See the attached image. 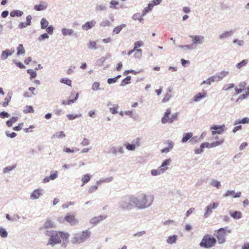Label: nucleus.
<instances>
[{
	"label": "nucleus",
	"mask_w": 249,
	"mask_h": 249,
	"mask_svg": "<svg viewBox=\"0 0 249 249\" xmlns=\"http://www.w3.org/2000/svg\"><path fill=\"white\" fill-rule=\"evenodd\" d=\"M11 96L10 95H8L4 99V101L2 103V106L4 107H7L9 103L11 100Z\"/></svg>",
	"instance_id": "obj_41"
},
{
	"label": "nucleus",
	"mask_w": 249,
	"mask_h": 249,
	"mask_svg": "<svg viewBox=\"0 0 249 249\" xmlns=\"http://www.w3.org/2000/svg\"><path fill=\"white\" fill-rule=\"evenodd\" d=\"M216 243V239L215 238L210 234H206L203 236L199 246L205 248H211L214 247Z\"/></svg>",
	"instance_id": "obj_4"
},
{
	"label": "nucleus",
	"mask_w": 249,
	"mask_h": 249,
	"mask_svg": "<svg viewBox=\"0 0 249 249\" xmlns=\"http://www.w3.org/2000/svg\"><path fill=\"white\" fill-rule=\"evenodd\" d=\"M47 5L44 2H42L38 5H36L35 6V9L37 11H41L46 9Z\"/></svg>",
	"instance_id": "obj_29"
},
{
	"label": "nucleus",
	"mask_w": 249,
	"mask_h": 249,
	"mask_svg": "<svg viewBox=\"0 0 249 249\" xmlns=\"http://www.w3.org/2000/svg\"><path fill=\"white\" fill-rule=\"evenodd\" d=\"M162 173V171H160V170L159 168L158 169L153 170L151 171V174L153 176L159 175Z\"/></svg>",
	"instance_id": "obj_54"
},
{
	"label": "nucleus",
	"mask_w": 249,
	"mask_h": 249,
	"mask_svg": "<svg viewBox=\"0 0 249 249\" xmlns=\"http://www.w3.org/2000/svg\"><path fill=\"white\" fill-rule=\"evenodd\" d=\"M25 51L23 46L22 44H19L17 47V55H19L23 54L25 53Z\"/></svg>",
	"instance_id": "obj_35"
},
{
	"label": "nucleus",
	"mask_w": 249,
	"mask_h": 249,
	"mask_svg": "<svg viewBox=\"0 0 249 249\" xmlns=\"http://www.w3.org/2000/svg\"><path fill=\"white\" fill-rule=\"evenodd\" d=\"M89 48L90 49H97V43L96 41H90L89 43Z\"/></svg>",
	"instance_id": "obj_44"
},
{
	"label": "nucleus",
	"mask_w": 249,
	"mask_h": 249,
	"mask_svg": "<svg viewBox=\"0 0 249 249\" xmlns=\"http://www.w3.org/2000/svg\"><path fill=\"white\" fill-rule=\"evenodd\" d=\"M178 117V113L176 112L171 114V109L168 108L166 109L163 116L161 118V123L162 124L172 123L175 121L177 120Z\"/></svg>",
	"instance_id": "obj_5"
},
{
	"label": "nucleus",
	"mask_w": 249,
	"mask_h": 249,
	"mask_svg": "<svg viewBox=\"0 0 249 249\" xmlns=\"http://www.w3.org/2000/svg\"><path fill=\"white\" fill-rule=\"evenodd\" d=\"M98 189V186L96 185L91 186L89 188V192L90 193H92L97 190Z\"/></svg>",
	"instance_id": "obj_60"
},
{
	"label": "nucleus",
	"mask_w": 249,
	"mask_h": 249,
	"mask_svg": "<svg viewBox=\"0 0 249 249\" xmlns=\"http://www.w3.org/2000/svg\"><path fill=\"white\" fill-rule=\"evenodd\" d=\"M171 161V160L170 159L166 160L163 162L161 165L159 167L160 171H162V173L167 170V166L170 164Z\"/></svg>",
	"instance_id": "obj_19"
},
{
	"label": "nucleus",
	"mask_w": 249,
	"mask_h": 249,
	"mask_svg": "<svg viewBox=\"0 0 249 249\" xmlns=\"http://www.w3.org/2000/svg\"><path fill=\"white\" fill-rule=\"evenodd\" d=\"M131 81V76H127L125 78L123 79L120 85L121 86H124L127 84H128L130 83Z\"/></svg>",
	"instance_id": "obj_36"
},
{
	"label": "nucleus",
	"mask_w": 249,
	"mask_h": 249,
	"mask_svg": "<svg viewBox=\"0 0 249 249\" xmlns=\"http://www.w3.org/2000/svg\"><path fill=\"white\" fill-rule=\"evenodd\" d=\"M193 136L192 133H187L183 137L181 142L183 143L187 142Z\"/></svg>",
	"instance_id": "obj_34"
},
{
	"label": "nucleus",
	"mask_w": 249,
	"mask_h": 249,
	"mask_svg": "<svg viewBox=\"0 0 249 249\" xmlns=\"http://www.w3.org/2000/svg\"><path fill=\"white\" fill-rule=\"evenodd\" d=\"M7 232L6 230L2 228H0V235L3 238L7 236Z\"/></svg>",
	"instance_id": "obj_52"
},
{
	"label": "nucleus",
	"mask_w": 249,
	"mask_h": 249,
	"mask_svg": "<svg viewBox=\"0 0 249 249\" xmlns=\"http://www.w3.org/2000/svg\"><path fill=\"white\" fill-rule=\"evenodd\" d=\"M219 205L218 203L213 202L211 203L206 208V211L205 215H208L212 212L213 209L216 208Z\"/></svg>",
	"instance_id": "obj_14"
},
{
	"label": "nucleus",
	"mask_w": 249,
	"mask_h": 249,
	"mask_svg": "<svg viewBox=\"0 0 249 249\" xmlns=\"http://www.w3.org/2000/svg\"><path fill=\"white\" fill-rule=\"evenodd\" d=\"M55 227V225L52 221L50 219H47L43 226L44 229L53 228Z\"/></svg>",
	"instance_id": "obj_24"
},
{
	"label": "nucleus",
	"mask_w": 249,
	"mask_h": 249,
	"mask_svg": "<svg viewBox=\"0 0 249 249\" xmlns=\"http://www.w3.org/2000/svg\"><path fill=\"white\" fill-rule=\"evenodd\" d=\"M161 0H152L148 5L147 7H146L145 8V11L146 12L149 11L152 9V8L154 6L157 5L159 4Z\"/></svg>",
	"instance_id": "obj_21"
},
{
	"label": "nucleus",
	"mask_w": 249,
	"mask_h": 249,
	"mask_svg": "<svg viewBox=\"0 0 249 249\" xmlns=\"http://www.w3.org/2000/svg\"><path fill=\"white\" fill-rule=\"evenodd\" d=\"M10 14L12 17H20L22 15L23 12L20 10H15L11 12Z\"/></svg>",
	"instance_id": "obj_31"
},
{
	"label": "nucleus",
	"mask_w": 249,
	"mask_h": 249,
	"mask_svg": "<svg viewBox=\"0 0 249 249\" xmlns=\"http://www.w3.org/2000/svg\"><path fill=\"white\" fill-rule=\"evenodd\" d=\"M232 34V32L231 31L226 32L220 36V38L222 39V38H226L227 37H228V36H231Z\"/></svg>",
	"instance_id": "obj_46"
},
{
	"label": "nucleus",
	"mask_w": 249,
	"mask_h": 249,
	"mask_svg": "<svg viewBox=\"0 0 249 249\" xmlns=\"http://www.w3.org/2000/svg\"><path fill=\"white\" fill-rule=\"evenodd\" d=\"M91 232L89 230H85L83 231L79 236L82 240V243L88 239L90 236Z\"/></svg>",
	"instance_id": "obj_13"
},
{
	"label": "nucleus",
	"mask_w": 249,
	"mask_h": 249,
	"mask_svg": "<svg viewBox=\"0 0 249 249\" xmlns=\"http://www.w3.org/2000/svg\"><path fill=\"white\" fill-rule=\"evenodd\" d=\"M249 95V86L247 88L246 90V93L245 94H243L240 96H239L236 100V102H238L240 100H243L246 98H247Z\"/></svg>",
	"instance_id": "obj_26"
},
{
	"label": "nucleus",
	"mask_w": 249,
	"mask_h": 249,
	"mask_svg": "<svg viewBox=\"0 0 249 249\" xmlns=\"http://www.w3.org/2000/svg\"><path fill=\"white\" fill-rule=\"evenodd\" d=\"M171 97V95L170 93H166V95L164 96V98L162 99V102H166L169 100V99Z\"/></svg>",
	"instance_id": "obj_58"
},
{
	"label": "nucleus",
	"mask_w": 249,
	"mask_h": 249,
	"mask_svg": "<svg viewBox=\"0 0 249 249\" xmlns=\"http://www.w3.org/2000/svg\"><path fill=\"white\" fill-rule=\"evenodd\" d=\"M207 96V93L205 91H203L202 92L198 93L193 97V101L194 102H198L202 99L205 98Z\"/></svg>",
	"instance_id": "obj_16"
},
{
	"label": "nucleus",
	"mask_w": 249,
	"mask_h": 249,
	"mask_svg": "<svg viewBox=\"0 0 249 249\" xmlns=\"http://www.w3.org/2000/svg\"><path fill=\"white\" fill-rule=\"evenodd\" d=\"M249 118H244L242 119L241 120H237L235 121L234 124L236 125L239 124H247L249 123Z\"/></svg>",
	"instance_id": "obj_42"
},
{
	"label": "nucleus",
	"mask_w": 249,
	"mask_h": 249,
	"mask_svg": "<svg viewBox=\"0 0 249 249\" xmlns=\"http://www.w3.org/2000/svg\"><path fill=\"white\" fill-rule=\"evenodd\" d=\"M153 200V196L142 194L137 197L130 196L128 198V204L123 206L124 208L128 209L129 206H135L138 208L142 209L150 205Z\"/></svg>",
	"instance_id": "obj_1"
},
{
	"label": "nucleus",
	"mask_w": 249,
	"mask_h": 249,
	"mask_svg": "<svg viewBox=\"0 0 249 249\" xmlns=\"http://www.w3.org/2000/svg\"><path fill=\"white\" fill-rule=\"evenodd\" d=\"M211 184L212 185L216 187L217 188H219L221 186L220 182L215 180H213Z\"/></svg>",
	"instance_id": "obj_56"
},
{
	"label": "nucleus",
	"mask_w": 249,
	"mask_h": 249,
	"mask_svg": "<svg viewBox=\"0 0 249 249\" xmlns=\"http://www.w3.org/2000/svg\"><path fill=\"white\" fill-rule=\"evenodd\" d=\"M96 23V22L94 20L87 22L85 24L83 25L82 29L84 30H88L89 29L93 27Z\"/></svg>",
	"instance_id": "obj_20"
},
{
	"label": "nucleus",
	"mask_w": 249,
	"mask_h": 249,
	"mask_svg": "<svg viewBox=\"0 0 249 249\" xmlns=\"http://www.w3.org/2000/svg\"><path fill=\"white\" fill-rule=\"evenodd\" d=\"M233 88H234V84H229L225 85L223 88V89L224 90H228Z\"/></svg>",
	"instance_id": "obj_53"
},
{
	"label": "nucleus",
	"mask_w": 249,
	"mask_h": 249,
	"mask_svg": "<svg viewBox=\"0 0 249 249\" xmlns=\"http://www.w3.org/2000/svg\"><path fill=\"white\" fill-rule=\"evenodd\" d=\"M90 177L89 176V175L87 174L84 175L82 178V180L83 182L82 186H83L85 183H87L90 180Z\"/></svg>",
	"instance_id": "obj_43"
},
{
	"label": "nucleus",
	"mask_w": 249,
	"mask_h": 249,
	"mask_svg": "<svg viewBox=\"0 0 249 249\" xmlns=\"http://www.w3.org/2000/svg\"><path fill=\"white\" fill-rule=\"evenodd\" d=\"M223 141H224L223 139H220L218 141H217L216 142H213L212 143H209V142L203 143L202 144H201L200 147H201V149H203L204 148H212V147H215V146H218V145L221 144L223 143Z\"/></svg>",
	"instance_id": "obj_8"
},
{
	"label": "nucleus",
	"mask_w": 249,
	"mask_h": 249,
	"mask_svg": "<svg viewBox=\"0 0 249 249\" xmlns=\"http://www.w3.org/2000/svg\"><path fill=\"white\" fill-rule=\"evenodd\" d=\"M247 84L245 82H242L239 83L237 87L235 88V92L236 94H239L243 92L246 89Z\"/></svg>",
	"instance_id": "obj_10"
},
{
	"label": "nucleus",
	"mask_w": 249,
	"mask_h": 249,
	"mask_svg": "<svg viewBox=\"0 0 249 249\" xmlns=\"http://www.w3.org/2000/svg\"><path fill=\"white\" fill-rule=\"evenodd\" d=\"M190 37L192 39L193 44H201L204 39V36H191Z\"/></svg>",
	"instance_id": "obj_11"
},
{
	"label": "nucleus",
	"mask_w": 249,
	"mask_h": 249,
	"mask_svg": "<svg viewBox=\"0 0 249 249\" xmlns=\"http://www.w3.org/2000/svg\"><path fill=\"white\" fill-rule=\"evenodd\" d=\"M125 146L126 148L128 150H134L136 148L135 144H131L129 143H126L125 144Z\"/></svg>",
	"instance_id": "obj_55"
},
{
	"label": "nucleus",
	"mask_w": 249,
	"mask_h": 249,
	"mask_svg": "<svg viewBox=\"0 0 249 249\" xmlns=\"http://www.w3.org/2000/svg\"><path fill=\"white\" fill-rule=\"evenodd\" d=\"M64 219L71 225H75L78 222V221L75 218V215L73 214H69L65 215Z\"/></svg>",
	"instance_id": "obj_9"
},
{
	"label": "nucleus",
	"mask_w": 249,
	"mask_h": 249,
	"mask_svg": "<svg viewBox=\"0 0 249 249\" xmlns=\"http://www.w3.org/2000/svg\"><path fill=\"white\" fill-rule=\"evenodd\" d=\"M119 108V106L118 105H116L115 106V107H111L110 108V111L112 113V114H115V113H117L118 112V109Z\"/></svg>",
	"instance_id": "obj_57"
},
{
	"label": "nucleus",
	"mask_w": 249,
	"mask_h": 249,
	"mask_svg": "<svg viewBox=\"0 0 249 249\" xmlns=\"http://www.w3.org/2000/svg\"><path fill=\"white\" fill-rule=\"evenodd\" d=\"M195 208H191L186 213V216L188 217L190 214L192 213L195 211Z\"/></svg>",
	"instance_id": "obj_63"
},
{
	"label": "nucleus",
	"mask_w": 249,
	"mask_h": 249,
	"mask_svg": "<svg viewBox=\"0 0 249 249\" xmlns=\"http://www.w3.org/2000/svg\"><path fill=\"white\" fill-rule=\"evenodd\" d=\"M225 126L224 125H214L211 127V130H212V135H214L216 134H222L225 130Z\"/></svg>",
	"instance_id": "obj_7"
},
{
	"label": "nucleus",
	"mask_w": 249,
	"mask_h": 249,
	"mask_svg": "<svg viewBox=\"0 0 249 249\" xmlns=\"http://www.w3.org/2000/svg\"><path fill=\"white\" fill-rule=\"evenodd\" d=\"M65 137V134L63 131H59L54 133L52 137V139L54 138H63Z\"/></svg>",
	"instance_id": "obj_28"
},
{
	"label": "nucleus",
	"mask_w": 249,
	"mask_h": 249,
	"mask_svg": "<svg viewBox=\"0 0 249 249\" xmlns=\"http://www.w3.org/2000/svg\"><path fill=\"white\" fill-rule=\"evenodd\" d=\"M23 125V123L19 124L17 126L14 127L13 129L15 131H19L21 129Z\"/></svg>",
	"instance_id": "obj_59"
},
{
	"label": "nucleus",
	"mask_w": 249,
	"mask_h": 249,
	"mask_svg": "<svg viewBox=\"0 0 249 249\" xmlns=\"http://www.w3.org/2000/svg\"><path fill=\"white\" fill-rule=\"evenodd\" d=\"M71 243L72 244H80L82 243V240L79 236V234H76L71 239Z\"/></svg>",
	"instance_id": "obj_22"
},
{
	"label": "nucleus",
	"mask_w": 249,
	"mask_h": 249,
	"mask_svg": "<svg viewBox=\"0 0 249 249\" xmlns=\"http://www.w3.org/2000/svg\"><path fill=\"white\" fill-rule=\"evenodd\" d=\"M34 111L33 107L30 106H26L23 110V112L25 113H33Z\"/></svg>",
	"instance_id": "obj_39"
},
{
	"label": "nucleus",
	"mask_w": 249,
	"mask_h": 249,
	"mask_svg": "<svg viewBox=\"0 0 249 249\" xmlns=\"http://www.w3.org/2000/svg\"><path fill=\"white\" fill-rule=\"evenodd\" d=\"M91 232L89 230H85L83 231L79 236L82 240V243L88 239L90 236Z\"/></svg>",
	"instance_id": "obj_12"
},
{
	"label": "nucleus",
	"mask_w": 249,
	"mask_h": 249,
	"mask_svg": "<svg viewBox=\"0 0 249 249\" xmlns=\"http://www.w3.org/2000/svg\"><path fill=\"white\" fill-rule=\"evenodd\" d=\"M27 72L30 75V78L31 79L35 78L36 76V72L33 70L29 69L27 70Z\"/></svg>",
	"instance_id": "obj_50"
},
{
	"label": "nucleus",
	"mask_w": 249,
	"mask_h": 249,
	"mask_svg": "<svg viewBox=\"0 0 249 249\" xmlns=\"http://www.w3.org/2000/svg\"><path fill=\"white\" fill-rule=\"evenodd\" d=\"M215 78L214 76H212L207 79L206 81H204L202 84H203L206 83L207 84L210 85L212 82H214L215 81Z\"/></svg>",
	"instance_id": "obj_48"
},
{
	"label": "nucleus",
	"mask_w": 249,
	"mask_h": 249,
	"mask_svg": "<svg viewBox=\"0 0 249 249\" xmlns=\"http://www.w3.org/2000/svg\"><path fill=\"white\" fill-rule=\"evenodd\" d=\"M5 134L7 137H11L12 138H15L17 136V134L15 132L9 133L8 132H6Z\"/></svg>",
	"instance_id": "obj_62"
},
{
	"label": "nucleus",
	"mask_w": 249,
	"mask_h": 249,
	"mask_svg": "<svg viewBox=\"0 0 249 249\" xmlns=\"http://www.w3.org/2000/svg\"><path fill=\"white\" fill-rule=\"evenodd\" d=\"M248 63V60L244 59V60H243L242 61H241L240 62L237 63L236 65V67L237 68L240 69L241 68H242L243 67L246 65Z\"/></svg>",
	"instance_id": "obj_37"
},
{
	"label": "nucleus",
	"mask_w": 249,
	"mask_h": 249,
	"mask_svg": "<svg viewBox=\"0 0 249 249\" xmlns=\"http://www.w3.org/2000/svg\"><path fill=\"white\" fill-rule=\"evenodd\" d=\"M142 41H137L134 43V47L133 49L129 51L127 54L128 55H131L133 53H135L134 57L135 58H140L142 56V51L141 49H138L142 46Z\"/></svg>",
	"instance_id": "obj_6"
},
{
	"label": "nucleus",
	"mask_w": 249,
	"mask_h": 249,
	"mask_svg": "<svg viewBox=\"0 0 249 249\" xmlns=\"http://www.w3.org/2000/svg\"><path fill=\"white\" fill-rule=\"evenodd\" d=\"M231 230L229 229L228 227L221 228L218 230H215L214 235L216 237V241L221 244H223L226 241V236L227 233H230Z\"/></svg>",
	"instance_id": "obj_3"
},
{
	"label": "nucleus",
	"mask_w": 249,
	"mask_h": 249,
	"mask_svg": "<svg viewBox=\"0 0 249 249\" xmlns=\"http://www.w3.org/2000/svg\"><path fill=\"white\" fill-rule=\"evenodd\" d=\"M78 93H77L74 99L63 101L62 102V104L63 105H71V104L73 103L77 99V98H78Z\"/></svg>",
	"instance_id": "obj_30"
},
{
	"label": "nucleus",
	"mask_w": 249,
	"mask_h": 249,
	"mask_svg": "<svg viewBox=\"0 0 249 249\" xmlns=\"http://www.w3.org/2000/svg\"><path fill=\"white\" fill-rule=\"evenodd\" d=\"M41 26L42 29H45L48 26L49 23L45 18H42L41 20Z\"/></svg>",
	"instance_id": "obj_45"
},
{
	"label": "nucleus",
	"mask_w": 249,
	"mask_h": 249,
	"mask_svg": "<svg viewBox=\"0 0 249 249\" xmlns=\"http://www.w3.org/2000/svg\"><path fill=\"white\" fill-rule=\"evenodd\" d=\"M45 234L49 236L47 245L53 247L56 244L63 242H68L70 236L69 232L61 231H47Z\"/></svg>",
	"instance_id": "obj_2"
},
{
	"label": "nucleus",
	"mask_w": 249,
	"mask_h": 249,
	"mask_svg": "<svg viewBox=\"0 0 249 249\" xmlns=\"http://www.w3.org/2000/svg\"><path fill=\"white\" fill-rule=\"evenodd\" d=\"M58 177L57 171H55L51 173L49 177L45 178L43 180V183L48 182L50 180H53Z\"/></svg>",
	"instance_id": "obj_18"
},
{
	"label": "nucleus",
	"mask_w": 249,
	"mask_h": 249,
	"mask_svg": "<svg viewBox=\"0 0 249 249\" xmlns=\"http://www.w3.org/2000/svg\"><path fill=\"white\" fill-rule=\"evenodd\" d=\"M119 5V2L115 0H112L110 3V8L116 9L117 8V5Z\"/></svg>",
	"instance_id": "obj_47"
},
{
	"label": "nucleus",
	"mask_w": 249,
	"mask_h": 249,
	"mask_svg": "<svg viewBox=\"0 0 249 249\" xmlns=\"http://www.w3.org/2000/svg\"><path fill=\"white\" fill-rule=\"evenodd\" d=\"M41 195V190L37 189L34 190L31 195V198L32 199H36L39 197Z\"/></svg>",
	"instance_id": "obj_23"
},
{
	"label": "nucleus",
	"mask_w": 249,
	"mask_h": 249,
	"mask_svg": "<svg viewBox=\"0 0 249 249\" xmlns=\"http://www.w3.org/2000/svg\"><path fill=\"white\" fill-rule=\"evenodd\" d=\"M168 147L161 150V153H168L173 147V143L172 142H168Z\"/></svg>",
	"instance_id": "obj_33"
},
{
	"label": "nucleus",
	"mask_w": 249,
	"mask_h": 249,
	"mask_svg": "<svg viewBox=\"0 0 249 249\" xmlns=\"http://www.w3.org/2000/svg\"><path fill=\"white\" fill-rule=\"evenodd\" d=\"M62 33L64 36L71 35L73 33V31L71 29L63 28L62 30Z\"/></svg>",
	"instance_id": "obj_38"
},
{
	"label": "nucleus",
	"mask_w": 249,
	"mask_h": 249,
	"mask_svg": "<svg viewBox=\"0 0 249 249\" xmlns=\"http://www.w3.org/2000/svg\"><path fill=\"white\" fill-rule=\"evenodd\" d=\"M9 115L8 113L3 111L0 113V117L4 118L5 117H8Z\"/></svg>",
	"instance_id": "obj_64"
},
{
	"label": "nucleus",
	"mask_w": 249,
	"mask_h": 249,
	"mask_svg": "<svg viewBox=\"0 0 249 249\" xmlns=\"http://www.w3.org/2000/svg\"><path fill=\"white\" fill-rule=\"evenodd\" d=\"M177 237L178 236L176 235L170 236L167 238V242L170 244H173L176 242Z\"/></svg>",
	"instance_id": "obj_32"
},
{
	"label": "nucleus",
	"mask_w": 249,
	"mask_h": 249,
	"mask_svg": "<svg viewBox=\"0 0 249 249\" xmlns=\"http://www.w3.org/2000/svg\"><path fill=\"white\" fill-rule=\"evenodd\" d=\"M49 37V36L47 33L43 34L41 35L39 37L38 39L41 41L44 39L48 38Z\"/></svg>",
	"instance_id": "obj_61"
},
{
	"label": "nucleus",
	"mask_w": 249,
	"mask_h": 249,
	"mask_svg": "<svg viewBox=\"0 0 249 249\" xmlns=\"http://www.w3.org/2000/svg\"><path fill=\"white\" fill-rule=\"evenodd\" d=\"M124 27H125L124 24H123L120 26L116 27L115 28H114V29L113 30V33L116 34H119L120 32V31L122 30L123 28Z\"/></svg>",
	"instance_id": "obj_40"
},
{
	"label": "nucleus",
	"mask_w": 249,
	"mask_h": 249,
	"mask_svg": "<svg viewBox=\"0 0 249 249\" xmlns=\"http://www.w3.org/2000/svg\"><path fill=\"white\" fill-rule=\"evenodd\" d=\"M61 83L65 84L69 86H71V80L67 79V78H62L60 80Z\"/></svg>",
	"instance_id": "obj_49"
},
{
	"label": "nucleus",
	"mask_w": 249,
	"mask_h": 249,
	"mask_svg": "<svg viewBox=\"0 0 249 249\" xmlns=\"http://www.w3.org/2000/svg\"><path fill=\"white\" fill-rule=\"evenodd\" d=\"M92 89L95 91L99 90L100 89V83L98 82H95L92 86Z\"/></svg>",
	"instance_id": "obj_51"
},
{
	"label": "nucleus",
	"mask_w": 249,
	"mask_h": 249,
	"mask_svg": "<svg viewBox=\"0 0 249 249\" xmlns=\"http://www.w3.org/2000/svg\"><path fill=\"white\" fill-rule=\"evenodd\" d=\"M241 195V192L235 193L234 191H227L225 194L223 195L224 197H228L229 196H232L234 198L239 197Z\"/></svg>",
	"instance_id": "obj_17"
},
{
	"label": "nucleus",
	"mask_w": 249,
	"mask_h": 249,
	"mask_svg": "<svg viewBox=\"0 0 249 249\" xmlns=\"http://www.w3.org/2000/svg\"><path fill=\"white\" fill-rule=\"evenodd\" d=\"M14 52V51H11L9 50H6L5 51L2 52L1 54V58L2 59H5L7 58L8 56L12 55V54Z\"/></svg>",
	"instance_id": "obj_25"
},
{
	"label": "nucleus",
	"mask_w": 249,
	"mask_h": 249,
	"mask_svg": "<svg viewBox=\"0 0 249 249\" xmlns=\"http://www.w3.org/2000/svg\"><path fill=\"white\" fill-rule=\"evenodd\" d=\"M107 217L106 215H100L99 216H95L91 218L90 220V223L94 225L97 224L100 221L105 219Z\"/></svg>",
	"instance_id": "obj_15"
},
{
	"label": "nucleus",
	"mask_w": 249,
	"mask_h": 249,
	"mask_svg": "<svg viewBox=\"0 0 249 249\" xmlns=\"http://www.w3.org/2000/svg\"><path fill=\"white\" fill-rule=\"evenodd\" d=\"M231 216L234 219H239L242 216V213L240 212L235 211L230 213Z\"/></svg>",
	"instance_id": "obj_27"
}]
</instances>
